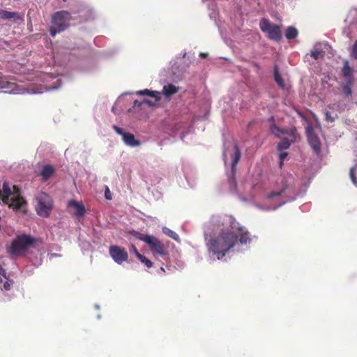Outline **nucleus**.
I'll list each match as a JSON object with an SVG mask.
<instances>
[{
  "instance_id": "obj_1",
  "label": "nucleus",
  "mask_w": 357,
  "mask_h": 357,
  "mask_svg": "<svg viewBox=\"0 0 357 357\" xmlns=\"http://www.w3.org/2000/svg\"><path fill=\"white\" fill-rule=\"evenodd\" d=\"M204 236L209 257L220 261L247 250L253 238L246 227L229 215H213L204 225Z\"/></svg>"
},
{
  "instance_id": "obj_2",
  "label": "nucleus",
  "mask_w": 357,
  "mask_h": 357,
  "mask_svg": "<svg viewBox=\"0 0 357 357\" xmlns=\"http://www.w3.org/2000/svg\"><path fill=\"white\" fill-rule=\"evenodd\" d=\"M223 160L226 168L230 167V171L227 172L228 183L231 192L238 195L239 198L245 202L252 201L262 190L261 184L252 185L250 183H236L234 179L236 165L241 158V152L236 144L233 141L225 142L223 150Z\"/></svg>"
},
{
  "instance_id": "obj_3",
  "label": "nucleus",
  "mask_w": 357,
  "mask_h": 357,
  "mask_svg": "<svg viewBox=\"0 0 357 357\" xmlns=\"http://www.w3.org/2000/svg\"><path fill=\"white\" fill-rule=\"evenodd\" d=\"M301 195L296 190L293 175L284 173L270 179V190L266 194V201L273 203L257 206L265 211L276 210L287 202L296 199Z\"/></svg>"
},
{
  "instance_id": "obj_4",
  "label": "nucleus",
  "mask_w": 357,
  "mask_h": 357,
  "mask_svg": "<svg viewBox=\"0 0 357 357\" xmlns=\"http://www.w3.org/2000/svg\"><path fill=\"white\" fill-rule=\"evenodd\" d=\"M8 205L10 208L15 211L25 213L26 209V203L22 197L20 195V190L17 187L13 185L11 190L10 185L6 182L3 183L2 189L0 190V202Z\"/></svg>"
},
{
  "instance_id": "obj_5",
  "label": "nucleus",
  "mask_w": 357,
  "mask_h": 357,
  "mask_svg": "<svg viewBox=\"0 0 357 357\" xmlns=\"http://www.w3.org/2000/svg\"><path fill=\"white\" fill-rule=\"evenodd\" d=\"M36 240L33 237L26 235H17L8 248V253L12 257H18L25 253Z\"/></svg>"
},
{
  "instance_id": "obj_6",
  "label": "nucleus",
  "mask_w": 357,
  "mask_h": 357,
  "mask_svg": "<svg viewBox=\"0 0 357 357\" xmlns=\"http://www.w3.org/2000/svg\"><path fill=\"white\" fill-rule=\"evenodd\" d=\"M271 132L275 137L282 139L278 144V151L288 149L291 144L296 139V130L295 128H290L289 130L281 129L273 124L271 126Z\"/></svg>"
},
{
  "instance_id": "obj_7",
  "label": "nucleus",
  "mask_w": 357,
  "mask_h": 357,
  "mask_svg": "<svg viewBox=\"0 0 357 357\" xmlns=\"http://www.w3.org/2000/svg\"><path fill=\"white\" fill-rule=\"evenodd\" d=\"M70 18V14L68 11L62 10L56 13L52 18L50 35L54 37L56 33L66 29L69 25Z\"/></svg>"
},
{
  "instance_id": "obj_8",
  "label": "nucleus",
  "mask_w": 357,
  "mask_h": 357,
  "mask_svg": "<svg viewBox=\"0 0 357 357\" xmlns=\"http://www.w3.org/2000/svg\"><path fill=\"white\" fill-rule=\"evenodd\" d=\"M37 205L36 209L38 215L48 217L52 208L51 197L45 192H40L37 197Z\"/></svg>"
},
{
  "instance_id": "obj_9",
  "label": "nucleus",
  "mask_w": 357,
  "mask_h": 357,
  "mask_svg": "<svg viewBox=\"0 0 357 357\" xmlns=\"http://www.w3.org/2000/svg\"><path fill=\"white\" fill-rule=\"evenodd\" d=\"M259 26L261 31L266 33L269 39L275 41L280 40L281 30L279 26L270 22L266 18H262L259 22Z\"/></svg>"
},
{
  "instance_id": "obj_10",
  "label": "nucleus",
  "mask_w": 357,
  "mask_h": 357,
  "mask_svg": "<svg viewBox=\"0 0 357 357\" xmlns=\"http://www.w3.org/2000/svg\"><path fill=\"white\" fill-rule=\"evenodd\" d=\"M147 245L154 256H159L165 261L169 259L165 245L158 238L153 236Z\"/></svg>"
},
{
  "instance_id": "obj_11",
  "label": "nucleus",
  "mask_w": 357,
  "mask_h": 357,
  "mask_svg": "<svg viewBox=\"0 0 357 357\" xmlns=\"http://www.w3.org/2000/svg\"><path fill=\"white\" fill-rule=\"evenodd\" d=\"M112 128L121 137L122 141L127 146L135 148L142 144L141 141L137 139L133 134L124 131L121 128L116 125H114Z\"/></svg>"
},
{
  "instance_id": "obj_12",
  "label": "nucleus",
  "mask_w": 357,
  "mask_h": 357,
  "mask_svg": "<svg viewBox=\"0 0 357 357\" xmlns=\"http://www.w3.org/2000/svg\"><path fill=\"white\" fill-rule=\"evenodd\" d=\"M109 253L112 259L118 264H121L127 261L128 258L127 251L119 245L110 246Z\"/></svg>"
},
{
  "instance_id": "obj_13",
  "label": "nucleus",
  "mask_w": 357,
  "mask_h": 357,
  "mask_svg": "<svg viewBox=\"0 0 357 357\" xmlns=\"http://www.w3.org/2000/svg\"><path fill=\"white\" fill-rule=\"evenodd\" d=\"M306 134L310 146L315 153L319 154L320 152V140L319 138L315 135L314 129L312 126H308L306 128Z\"/></svg>"
},
{
  "instance_id": "obj_14",
  "label": "nucleus",
  "mask_w": 357,
  "mask_h": 357,
  "mask_svg": "<svg viewBox=\"0 0 357 357\" xmlns=\"http://www.w3.org/2000/svg\"><path fill=\"white\" fill-rule=\"evenodd\" d=\"M0 17L3 20H10L14 22L23 21V15L18 12H10L0 10Z\"/></svg>"
},
{
  "instance_id": "obj_15",
  "label": "nucleus",
  "mask_w": 357,
  "mask_h": 357,
  "mask_svg": "<svg viewBox=\"0 0 357 357\" xmlns=\"http://www.w3.org/2000/svg\"><path fill=\"white\" fill-rule=\"evenodd\" d=\"M137 94L139 96H148L153 98L155 101H159L161 99V93L158 91H152L148 89L144 90H139L135 92H128L125 94Z\"/></svg>"
},
{
  "instance_id": "obj_16",
  "label": "nucleus",
  "mask_w": 357,
  "mask_h": 357,
  "mask_svg": "<svg viewBox=\"0 0 357 357\" xmlns=\"http://www.w3.org/2000/svg\"><path fill=\"white\" fill-rule=\"evenodd\" d=\"M171 127L172 134L173 135L176 136L178 135L182 139L185 137V134L184 133V130L186 127L185 123L183 122H174L171 125Z\"/></svg>"
},
{
  "instance_id": "obj_17",
  "label": "nucleus",
  "mask_w": 357,
  "mask_h": 357,
  "mask_svg": "<svg viewBox=\"0 0 357 357\" xmlns=\"http://www.w3.org/2000/svg\"><path fill=\"white\" fill-rule=\"evenodd\" d=\"M342 73L346 82L354 84L353 69L349 66L348 61H344Z\"/></svg>"
},
{
  "instance_id": "obj_18",
  "label": "nucleus",
  "mask_w": 357,
  "mask_h": 357,
  "mask_svg": "<svg viewBox=\"0 0 357 357\" xmlns=\"http://www.w3.org/2000/svg\"><path fill=\"white\" fill-rule=\"evenodd\" d=\"M68 207L75 209V215L77 217L83 216L85 214V207L83 204L77 202L75 200H70L68 204Z\"/></svg>"
},
{
  "instance_id": "obj_19",
  "label": "nucleus",
  "mask_w": 357,
  "mask_h": 357,
  "mask_svg": "<svg viewBox=\"0 0 357 357\" xmlns=\"http://www.w3.org/2000/svg\"><path fill=\"white\" fill-rule=\"evenodd\" d=\"M178 91V87H176L175 85L172 84H169L163 86V89L160 93L161 96L163 94L167 97H169L172 95L176 93Z\"/></svg>"
},
{
  "instance_id": "obj_20",
  "label": "nucleus",
  "mask_w": 357,
  "mask_h": 357,
  "mask_svg": "<svg viewBox=\"0 0 357 357\" xmlns=\"http://www.w3.org/2000/svg\"><path fill=\"white\" fill-rule=\"evenodd\" d=\"M54 173V168L50 165H45L41 170L40 175L44 181H47Z\"/></svg>"
},
{
  "instance_id": "obj_21",
  "label": "nucleus",
  "mask_w": 357,
  "mask_h": 357,
  "mask_svg": "<svg viewBox=\"0 0 357 357\" xmlns=\"http://www.w3.org/2000/svg\"><path fill=\"white\" fill-rule=\"evenodd\" d=\"M130 233L136 238L144 242L146 244H148L151 237L153 236L151 235L142 234L135 230L131 231Z\"/></svg>"
},
{
  "instance_id": "obj_22",
  "label": "nucleus",
  "mask_w": 357,
  "mask_h": 357,
  "mask_svg": "<svg viewBox=\"0 0 357 357\" xmlns=\"http://www.w3.org/2000/svg\"><path fill=\"white\" fill-rule=\"evenodd\" d=\"M162 231L164 234H165L167 236L172 238V239H174V241H176L178 243H181V239H180L178 235L175 231H174L173 230L169 229L167 227H163L162 228Z\"/></svg>"
},
{
  "instance_id": "obj_23",
  "label": "nucleus",
  "mask_w": 357,
  "mask_h": 357,
  "mask_svg": "<svg viewBox=\"0 0 357 357\" xmlns=\"http://www.w3.org/2000/svg\"><path fill=\"white\" fill-rule=\"evenodd\" d=\"M212 13L209 14L211 17H215L216 15V3L215 0H202Z\"/></svg>"
},
{
  "instance_id": "obj_24",
  "label": "nucleus",
  "mask_w": 357,
  "mask_h": 357,
  "mask_svg": "<svg viewBox=\"0 0 357 357\" xmlns=\"http://www.w3.org/2000/svg\"><path fill=\"white\" fill-rule=\"evenodd\" d=\"M298 36V31L293 26H289L285 31V37L288 40L294 39Z\"/></svg>"
},
{
  "instance_id": "obj_25",
  "label": "nucleus",
  "mask_w": 357,
  "mask_h": 357,
  "mask_svg": "<svg viewBox=\"0 0 357 357\" xmlns=\"http://www.w3.org/2000/svg\"><path fill=\"white\" fill-rule=\"evenodd\" d=\"M274 79L280 87L282 89L284 88V82L279 73L278 68L277 66H275L274 67Z\"/></svg>"
},
{
  "instance_id": "obj_26",
  "label": "nucleus",
  "mask_w": 357,
  "mask_h": 357,
  "mask_svg": "<svg viewBox=\"0 0 357 357\" xmlns=\"http://www.w3.org/2000/svg\"><path fill=\"white\" fill-rule=\"evenodd\" d=\"M325 52L322 50H319V48H316L315 50H312L310 52V56L315 60L323 58Z\"/></svg>"
},
{
  "instance_id": "obj_27",
  "label": "nucleus",
  "mask_w": 357,
  "mask_h": 357,
  "mask_svg": "<svg viewBox=\"0 0 357 357\" xmlns=\"http://www.w3.org/2000/svg\"><path fill=\"white\" fill-rule=\"evenodd\" d=\"M353 84H350V83H347V82H342L341 84V86H342V91H343V93L346 96H349L352 93V90H351V86H352Z\"/></svg>"
},
{
  "instance_id": "obj_28",
  "label": "nucleus",
  "mask_w": 357,
  "mask_h": 357,
  "mask_svg": "<svg viewBox=\"0 0 357 357\" xmlns=\"http://www.w3.org/2000/svg\"><path fill=\"white\" fill-rule=\"evenodd\" d=\"M62 84L61 79H57L56 81L52 84L45 86L46 91H52L59 89Z\"/></svg>"
},
{
  "instance_id": "obj_29",
  "label": "nucleus",
  "mask_w": 357,
  "mask_h": 357,
  "mask_svg": "<svg viewBox=\"0 0 357 357\" xmlns=\"http://www.w3.org/2000/svg\"><path fill=\"white\" fill-rule=\"evenodd\" d=\"M144 105V102L139 100H135L133 102V107L132 109L128 110L129 112H136L138 109H139Z\"/></svg>"
},
{
  "instance_id": "obj_30",
  "label": "nucleus",
  "mask_w": 357,
  "mask_h": 357,
  "mask_svg": "<svg viewBox=\"0 0 357 357\" xmlns=\"http://www.w3.org/2000/svg\"><path fill=\"white\" fill-rule=\"evenodd\" d=\"M137 259L142 264H144L146 267H148V268L152 267L153 263L149 259H148L146 257H144V255H140L139 256H138Z\"/></svg>"
},
{
  "instance_id": "obj_31",
  "label": "nucleus",
  "mask_w": 357,
  "mask_h": 357,
  "mask_svg": "<svg viewBox=\"0 0 357 357\" xmlns=\"http://www.w3.org/2000/svg\"><path fill=\"white\" fill-rule=\"evenodd\" d=\"M278 151L279 153V159H280L279 165H280V167L282 168V167L283 165L284 160L287 158L288 153L285 151Z\"/></svg>"
},
{
  "instance_id": "obj_32",
  "label": "nucleus",
  "mask_w": 357,
  "mask_h": 357,
  "mask_svg": "<svg viewBox=\"0 0 357 357\" xmlns=\"http://www.w3.org/2000/svg\"><path fill=\"white\" fill-rule=\"evenodd\" d=\"M13 283H14V281L13 280L7 279V280L3 282L2 289H4L6 291L10 290V288H11L12 285L13 284Z\"/></svg>"
},
{
  "instance_id": "obj_33",
  "label": "nucleus",
  "mask_w": 357,
  "mask_h": 357,
  "mask_svg": "<svg viewBox=\"0 0 357 357\" xmlns=\"http://www.w3.org/2000/svg\"><path fill=\"white\" fill-rule=\"evenodd\" d=\"M54 78H55V77L53 76L52 74H43V75H41V77H40V79L43 82H50V80L53 79Z\"/></svg>"
},
{
  "instance_id": "obj_34",
  "label": "nucleus",
  "mask_w": 357,
  "mask_h": 357,
  "mask_svg": "<svg viewBox=\"0 0 357 357\" xmlns=\"http://www.w3.org/2000/svg\"><path fill=\"white\" fill-rule=\"evenodd\" d=\"M336 117L337 115H335V116H331L328 111H326L325 112V119L328 122H333Z\"/></svg>"
},
{
  "instance_id": "obj_35",
  "label": "nucleus",
  "mask_w": 357,
  "mask_h": 357,
  "mask_svg": "<svg viewBox=\"0 0 357 357\" xmlns=\"http://www.w3.org/2000/svg\"><path fill=\"white\" fill-rule=\"evenodd\" d=\"M349 175L352 183L357 187V181L354 175V167L351 168Z\"/></svg>"
},
{
  "instance_id": "obj_36",
  "label": "nucleus",
  "mask_w": 357,
  "mask_h": 357,
  "mask_svg": "<svg viewBox=\"0 0 357 357\" xmlns=\"http://www.w3.org/2000/svg\"><path fill=\"white\" fill-rule=\"evenodd\" d=\"M105 198L107 200H111L112 199V192L107 186H105Z\"/></svg>"
},
{
  "instance_id": "obj_37",
  "label": "nucleus",
  "mask_w": 357,
  "mask_h": 357,
  "mask_svg": "<svg viewBox=\"0 0 357 357\" xmlns=\"http://www.w3.org/2000/svg\"><path fill=\"white\" fill-rule=\"evenodd\" d=\"M351 54L352 57L357 59V40L353 45Z\"/></svg>"
},
{
  "instance_id": "obj_38",
  "label": "nucleus",
  "mask_w": 357,
  "mask_h": 357,
  "mask_svg": "<svg viewBox=\"0 0 357 357\" xmlns=\"http://www.w3.org/2000/svg\"><path fill=\"white\" fill-rule=\"evenodd\" d=\"M142 102H144V105H147L149 107H154L155 105L154 102L146 98L142 100Z\"/></svg>"
},
{
  "instance_id": "obj_39",
  "label": "nucleus",
  "mask_w": 357,
  "mask_h": 357,
  "mask_svg": "<svg viewBox=\"0 0 357 357\" xmlns=\"http://www.w3.org/2000/svg\"><path fill=\"white\" fill-rule=\"evenodd\" d=\"M130 252H133L134 255L136 256V257L137 258L138 256H139L141 254L138 252L137 249L136 248L135 245L132 244L131 245V249H130Z\"/></svg>"
},
{
  "instance_id": "obj_40",
  "label": "nucleus",
  "mask_w": 357,
  "mask_h": 357,
  "mask_svg": "<svg viewBox=\"0 0 357 357\" xmlns=\"http://www.w3.org/2000/svg\"><path fill=\"white\" fill-rule=\"evenodd\" d=\"M77 13H81L80 17L82 18H86V13H86L85 9L79 10H77Z\"/></svg>"
},
{
  "instance_id": "obj_41",
  "label": "nucleus",
  "mask_w": 357,
  "mask_h": 357,
  "mask_svg": "<svg viewBox=\"0 0 357 357\" xmlns=\"http://www.w3.org/2000/svg\"><path fill=\"white\" fill-rule=\"evenodd\" d=\"M0 275L6 278V270L0 265Z\"/></svg>"
},
{
  "instance_id": "obj_42",
  "label": "nucleus",
  "mask_w": 357,
  "mask_h": 357,
  "mask_svg": "<svg viewBox=\"0 0 357 357\" xmlns=\"http://www.w3.org/2000/svg\"><path fill=\"white\" fill-rule=\"evenodd\" d=\"M58 256H59L58 254L52 253V254L50 255V259H52L53 257H56Z\"/></svg>"
},
{
  "instance_id": "obj_43",
  "label": "nucleus",
  "mask_w": 357,
  "mask_h": 357,
  "mask_svg": "<svg viewBox=\"0 0 357 357\" xmlns=\"http://www.w3.org/2000/svg\"><path fill=\"white\" fill-rule=\"evenodd\" d=\"M200 56H202V57H205V56H206V54H205V53H201V54H200Z\"/></svg>"
},
{
  "instance_id": "obj_44",
  "label": "nucleus",
  "mask_w": 357,
  "mask_h": 357,
  "mask_svg": "<svg viewBox=\"0 0 357 357\" xmlns=\"http://www.w3.org/2000/svg\"><path fill=\"white\" fill-rule=\"evenodd\" d=\"M160 271H162V272H165V269H164V268H163V267H161V268H160Z\"/></svg>"
},
{
  "instance_id": "obj_45",
  "label": "nucleus",
  "mask_w": 357,
  "mask_h": 357,
  "mask_svg": "<svg viewBox=\"0 0 357 357\" xmlns=\"http://www.w3.org/2000/svg\"><path fill=\"white\" fill-rule=\"evenodd\" d=\"M95 307H96V309H99V305H96Z\"/></svg>"
}]
</instances>
